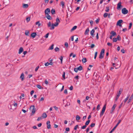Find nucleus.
<instances>
[{
	"instance_id": "1",
	"label": "nucleus",
	"mask_w": 133,
	"mask_h": 133,
	"mask_svg": "<svg viewBox=\"0 0 133 133\" xmlns=\"http://www.w3.org/2000/svg\"><path fill=\"white\" fill-rule=\"evenodd\" d=\"M105 50L104 49H103L101 50V52L100 53L99 58L100 59H102L104 57V55Z\"/></svg>"
},
{
	"instance_id": "2",
	"label": "nucleus",
	"mask_w": 133,
	"mask_h": 133,
	"mask_svg": "<svg viewBox=\"0 0 133 133\" xmlns=\"http://www.w3.org/2000/svg\"><path fill=\"white\" fill-rule=\"evenodd\" d=\"M30 109L32 114H34L35 113L36 111V109L35 108V107L34 105L31 106Z\"/></svg>"
},
{
	"instance_id": "3",
	"label": "nucleus",
	"mask_w": 133,
	"mask_h": 133,
	"mask_svg": "<svg viewBox=\"0 0 133 133\" xmlns=\"http://www.w3.org/2000/svg\"><path fill=\"white\" fill-rule=\"evenodd\" d=\"M106 104H105L104 105V106L102 108V111L100 113V116L101 117L103 115V114L105 112V110L106 109Z\"/></svg>"
},
{
	"instance_id": "4",
	"label": "nucleus",
	"mask_w": 133,
	"mask_h": 133,
	"mask_svg": "<svg viewBox=\"0 0 133 133\" xmlns=\"http://www.w3.org/2000/svg\"><path fill=\"white\" fill-rule=\"evenodd\" d=\"M48 27H50L51 26V27L50 28V29L51 30H53L54 29L55 26L54 25V23H52L51 24L50 22H49L47 24Z\"/></svg>"
},
{
	"instance_id": "5",
	"label": "nucleus",
	"mask_w": 133,
	"mask_h": 133,
	"mask_svg": "<svg viewBox=\"0 0 133 133\" xmlns=\"http://www.w3.org/2000/svg\"><path fill=\"white\" fill-rule=\"evenodd\" d=\"M56 22L55 23V24H54V25L55 26H57L59 23L60 22V20L58 17H57L56 19Z\"/></svg>"
},
{
	"instance_id": "6",
	"label": "nucleus",
	"mask_w": 133,
	"mask_h": 133,
	"mask_svg": "<svg viewBox=\"0 0 133 133\" xmlns=\"http://www.w3.org/2000/svg\"><path fill=\"white\" fill-rule=\"evenodd\" d=\"M122 12L123 14H126L128 13V11L127 10L126 8H124L122 9Z\"/></svg>"
},
{
	"instance_id": "7",
	"label": "nucleus",
	"mask_w": 133,
	"mask_h": 133,
	"mask_svg": "<svg viewBox=\"0 0 133 133\" xmlns=\"http://www.w3.org/2000/svg\"><path fill=\"white\" fill-rule=\"evenodd\" d=\"M121 120H119L118 121V122L117 124L111 130V131H110V133H111L116 129V127L118 125L119 123L121 122Z\"/></svg>"
},
{
	"instance_id": "8",
	"label": "nucleus",
	"mask_w": 133,
	"mask_h": 133,
	"mask_svg": "<svg viewBox=\"0 0 133 133\" xmlns=\"http://www.w3.org/2000/svg\"><path fill=\"white\" fill-rule=\"evenodd\" d=\"M123 22V20L122 19L119 20H118L117 23V25H118L120 27L122 26V25L121 24V23Z\"/></svg>"
},
{
	"instance_id": "9",
	"label": "nucleus",
	"mask_w": 133,
	"mask_h": 133,
	"mask_svg": "<svg viewBox=\"0 0 133 133\" xmlns=\"http://www.w3.org/2000/svg\"><path fill=\"white\" fill-rule=\"evenodd\" d=\"M82 67H78L76 68H75L74 69V71L75 72H77L78 70L80 71L82 69Z\"/></svg>"
},
{
	"instance_id": "10",
	"label": "nucleus",
	"mask_w": 133,
	"mask_h": 133,
	"mask_svg": "<svg viewBox=\"0 0 133 133\" xmlns=\"http://www.w3.org/2000/svg\"><path fill=\"white\" fill-rule=\"evenodd\" d=\"M50 12V10L49 8H47L45 11V13L46 15L49 14L48 13Z\"/></svg>"
},
{
	"instance_id": "11",
	"label": "nucleus",
	"mask_w": 133,
	"mask_h": 133,
	"mask_svg": "<svg viewBox=\"0 0 133 133\" xmlns=\"http://www.w3.org/2000/svg\"><path fill=\"white\" fill-rule=\"evenodd\" d=\"M121 2H119V3L117 4V10H119L122 7V6L121 5Z\"/></svg>"
},
{
	"instance_id": "12",
	"label": "nucleus",
	"mask_w": 133,
	"mask_h": 133,
	"mask_svg": "<svg viewBox=\"0 0 133 133\" xmlns=\"http://www.w3.org/2000/svg\"><path fill=\"white\" fill-rule=\"evenodd\" d=\"M46 125L47 126V128L48 129H49L51 128V125L49 121H48L46 122Z\"/></svg>"
},
{
	"instance_id": "13",
	"label": "nucleus",
	"mask_w": 133,
	"mask_h": 133,
	"mask_svg": "<svg viewBox=\"0 0 133 133\" xmlns=\"http://www.w3.org/2000/svg\"><path fill=\"white\" fill-rule=\"evenodd\" d=\"M20 78L21 79V80L22 81L24 80V74L23 73H22L20 76Z\"/></svg>"
},
{
	"instance_id": "14",
	"label": "nucleus",
	"mask_w": 133,
	"mask_h": 133,
	"mask_svg": "<svg viewBox=\"0 0 133 133\" xmlns=\"http://www.w3.org/2000/svg\"><path fill=\"white\" fill-rule=\"evenodd\" d=\"M36 32H33L31 34V36L32 37L34 38L36 37Z\"/></svg>"
},
{
	"instance_id": "15",
	"label": "nucleus",
	"mask_w": 133,
	"mask_h": 133,
	"mask_svg": "<svg viewBox=\"0 0 133 133\" xmlns=\"http://www.w3.org/2000/svg\"><path fill=\"white\" fill-rule=\"evenodd\" d=\"M23 51V48L22 47L20 48L19 50L18 54H21Z\"/></svg>"
},
{
	"instance_id": "16",
	"label": "nucleus",
	"mask_w": 133,
	"mask_h": 133,
	"mask_svg": "<svg viewBox=\"0 0 133 133\" xmlns=\"http://www.w3.org/2000/svg\"><path fill=\"white\" fill-rule=\"evenodd\" d=\"M28 6L29 5L27 4H23V8H27Z\"/></svg>"
},
{
	"instance_id": "17",
	"label": "nucleus",
	"mask_w": 133,
	"mask_h": 133,
	"mask_svg": "<svg viewBox=\"0 0 133 133\" xmlns=\"http://www.w3.org/2000/svg\"><path fill=\"white\" fill-rule=\"evenodd\" d=\"M89 28H88L86 30L85 33L84 34L86 35H88V33L89 32Z\"/></svg>"
},
{
	"instance_id": "18",
	"label": "nucleus",
	"mask_w": 133,
	"mask_h": 133,
	"mask_svg": "<svg viewBox=\"0 0 133 133\" xmlns=\"http://www.w3.org/2000/svg\"><path fill=\"white\" fill-rule=\"evenodd\" d=\"M95 32V30L94 29H92L90 32V34L92 36H94V33Z\"/></svg>"
},
{
	"instance_id": "19",
	"label": "nucleus",
	"mask_w": 133,
	"mask_h": 133,
	"mask_svg": "<svg viewBox=\"0 0 133 133\" xmlns=\"http://www.w3.org/2000/svg\"><path fill=\"white\" fill-rule=\"evenodd\" d=\"M46 17L47 18L48 20H51L52 19V18L49 14L46 15Z\"/></svg>"
},
{
	"instance_id": "20",
	"label": "nucleus",
	"mask_w": 133,
	"mask_h": 133,
	"mask_svg": "<svg viewBox=\"0 0 133 133\" xmlns=\"http://www.w3.org/2000/svg\"><path fill=\"white\" fill-rule=\"evenodd\" d=\"M111 34L113 36H115L116 35V33L114 31H112L111 32Z\"/></svg>"
},
{
	"instance_id": "21",
	"label": "nucleus",
	"mask_w": 133,
	"mask_h": 133,
	"mask_svg": "<svg viewBox=\"0 0 133 133\" xmlns=\"http://www.w3.org/2000/svg\"><path fill=\"white\" fill-rule=\"evenodd\" d=\"M47 115L45 113H43L42 115V117L43 118H45L47 117Z\"/></svg>"
},
{
	"instance_id": "22",
	"label": "nucleus",
	"mask_w": 133,
	"mask_h": 133,
	"mask_svg": "<svg viewBox=\"0 0 133 133\" xmlns=\"http://www.w3.org/2000/svg\"><path fill=\"white\" fill-rule=\"evenodd\" d=\"M130 96L129 95H127V97L125 99L124 101V102L125 103L127 101V100L129 98Z\"/></svg>"
},
{
	"instance_id": "23",
	"label": "nucleus",
	"mask_w": 133,
	"mask_h": 133,
	"mask_svg": "<svg viewBox=\"0 0 133 133\" xmlns=\"http://www.w3.org/2000/svg\"><path fill=\"white\" fill-rule=\"evenodd\" d=\"M29 32L28 30H26L25 31V34L27 36H29Z\"/></svg>"
},
{
	"instance_id": "24",
	"label": "nucleus",
	"mask_w": 133,
	"mask_h": 133,
	"mask_svg": "<svg viewBox=\"0 0 133 133\" xmlns=\"http://www.w3.org/2000/svg\"><path fill=\"white\" fill-rule=\"evenodd\" d=\"M35 24L36 25H38V27H39L41 25V23H40V22L39 21H37L36 22Z\"/></svg>"
},
{
	"instance_id": "25",
	"label": "nucleus",
	"mask_w": 133,
	"mask_h": 133,
	"mask_svg": "<svg viewBox=\"0 0 133 133\" xmlns=\"http://www.w3.org/2000/svg\"><path fill=\"white\" fill-rule=\"evenodd\" d=\"M116 106V104H114V105L111 108V110H112V111H114L115 110Z\"/></svg>"
},
{
	"instance_id": "26",
	"label": "nucleus",
	"mask_w": 133,
	"mask_h": 133,
	"mask_svg": "<svg viewBox=\"0 0 133 133\" xmlns=\"http://www.w3.org/2000/svg\"><path fill=\"white\" fill-rule=\"evenodd\" d=\"M77 27L76 26H74L71 29V31H72L76 29Z\"/></svg>"
},
{
	"instance_id": "27",
	"label": "nucleus",
	"mask_w": 133,
	"mask_h": 133,
	"mask_svg": "<svg viewBox=\"0 0 133 133\" xmlns=\"http://www.w3.org/2000/svg\"><path fill=\"white\" fill-rule=\"evenodd\" d=\"M80 119V117L79 115H77L76 117V119L77 121H78Z\"/></svg>"
},
{
	"instance_id": "28",
	"label": "nucleus",
	"mask_w": 133,
	"mask_h": 133,
	"mask_svg": "<svg viewBox=\"0 0 133 133\" xmlns=\"http://www.w3.org/2000/svg\"><path fill=\"white\" fill-rule=\"evenodd\" d=\"M51 13L52 14H55V10L54 9H52L51 10Z\"/></svg>"
},
{
	"instance_id": "29",
	"label": "nucleus",
	"mask_w": 133,
	"mask_h": 133,
	"mask_svg": "<svg viewBox=\"0 0 133 133\" xmlns=\"http://www.w3.org/2000/svg\"><path fill=\"white\" fill-rule=\"evenodd\" d=\"M54 46V44H52L51 45V46L49 47V49L51 50H52L53 49H54V47H53Z\"/></svg>"
},
{
	"instance_id": "30",
	"label": "nucleus",
	"mask_w": 133,
	"mask_h": 133,
	"mask_svg": "<svg viewBox=\"0 0 133 133\" xmlns=\"http://www.w3.org/2000/svg\"><path fill=\"white\" fill-rule=\"evenodd\" d=\"M117 39V40L118 41H120L121 40V38L119 35H118L116 38Z\"/></svg>"
},
{
	"instance_id": "31",
	"label": "nucleus",
	"mask_w": 133,
	"mask_h": 133,
	"mask_svg": "<svg viewBox=\"0 0 133 133\" xmlns=\"http://www.w3.org/2000/svg\"><path fill=\"white\" fill-rule=\"evenodd\" d=\"M37 87L39 89H42V87L40 85L38 84L36 85Z\"/></svg>"
},
{
	"instance_id": "32",
	"label": "nucleus",
	"mask_w": 133,
	"mask_h": 133,
	"mask_svg": "<svg viewBox=\"0 0 133 133\" xmlns=\"http://www.w3.org/2000/svg\"><path fill=\"white\" fill-rule=\"evenodd\" d=\"M109 7H107L106 8V9L105 11L107 12H109Z\"/></svg>"
},
{
	"instance_id": "33",
	"label": "nucleus",
	"mask_w": 133,
	"mask_h": 133,
	"mask_svg": "<svg viewBox=\"0 0 133 133\" xmlns=\"http://www.w3.org/2000/svg\"><path fill=\"white\" fill-rule=\"evenodd\" d=\"M90 121L89 120H88V121H86V122L85 123V125H88Z\"/></svg>"
},
{
	"instance_id": "34",
	"label": "nucleus",
	"mask_w": 133,
	"mask_h": 133,
	"mask_svg": "<svg viewBox=\"0 0 133 133\" xmlns=\"http://www.w3.org/2000/svg\"><path fill=\"white\" fill-rule=\"evenodd\" d=\"M100 109V105L99 104H98L97 106V110L98 111Z\"/></svg>"
},
{
	"instance_id": "35",
	"label": "nucleus",
	"mask_w": 133,
	"mask_h": 133,
	"mask_svg": "<svg viewBox=\"0 0 133 133\" xmlns=\"http://www.w3.org/2000/svg\"><path fill=\"white\" fill-rule=\"evenodd\" d=\"M82 61L83 62L85 63L86 62V58H83L82 59Z\"/></svg>"
},
{
	"instance_id": "36",
	"label": "nucleus",
	"mask_w": 133,
	"mask_h": 133,
	"mask_svg": "<svg viewBox=\"0 0 133 133\" xmlns=\"http://www.w3.org/2000/svg\"><path fill=\"white\" fill-rule=\"evenodd\" d=\"M117 41V39L116 38H113V41L114 42H116Z\"/></svg>"
},
{
	"instance_id": "37",
	"label": "nucleus",
	"mask_w": 133,
	"mask_h": 133,
	"mask_svg": "<svg viewBox=\"0 0 133 133\" xmlns=\"http://www.w3.org/2000/svg\"><path fill=\"white\" fill-rule=\"evenodd\" d=\"M132 24L131 23H130L129 26V29L131 28V26H132Z\"/></svg>"
},
{
	"instance_id": "38",
	"label": "nucleus",
	"mask_w": 133,
	"mask_h": 133,
	"mask_svg": "<svg viewBox=\"0 0 133 133\" xmlns=\"http://www.w3.org/2000/svg\"><path fill=\"white\" fill-rule=\"evenodd\" d=\"M97 52L96 51L95 53V56H94V59H95L97 57Z\"/></svg>"
},
{
	"instance_id": "39",
	"label": "nucleus",
	"mask_w": 133,
	"mask_h": 133,
	"mask_svg": "<svg viewBox=\"0 0 133 133\" xmlns=\"http://www.w3.org/2000/svg\"><path fill=\"white\" fill-rule=\"evenodd\" d=\"M55 50L56 51H57L59 50V49L58 47H56L55 49Z\"/></svg>"
},
{
	"instance_id": "40",
	"label": "nucleus",
	"mask_w": 133,
	"mask_h": 133,
	"mask_svg": "<svg viewBox=\"0 0 133 133\" xmlns=\"http://www.w3.org/2000/svg\"><path fill=\"white\" fill-rule=\"evenodd\" d=\"M30 20V17H28L26 18V20L27 22H28Z\"/></svg>"
},
{
	"instance_id": "41",
	"label": "nucleus",
	"mask_w": 133,
	"mask_h": 133,
	"mask_svg": "<svg viewBox=\"0 0 133 133\" xmlns=\"http://www.w3.org/2000/svg\"><path fill=\"white\" fill-rule=\"evenodd\" d=\"M65 72L64 71L63 72V74L62 75V77L63 78H64V79H65Z\"/></svg>"
},
{
	"instance_id": "42",
	"label": "nucleus",
	"mask_w": 133,
	"mask_h": 133,
	"mask_svg": "<svg viewBox=\"0 0 133 133\" xmlns=\"http://www.w3.org/2000/svg\"><path fill=\"white\" fill-rule=\"evenodd\" d=\"M107 45L109 46H112V44L109 42H108L107 43Z\"/></svg>"
},
{
	"instance_id": "43",
	"label": "nucleus",
	"mask_w": 133,
	"mask_h": 133,
	"mask_svg": "<svg viewBox=\"0 0 133 133\" xmlns=\"http://www.w3.org/2000/svg\"><path fill=\"white\" fill-rule=\"evenodd\" d=\"M44 65V63L43 64V63H41L39 65L37 66H43Z\"/></svg>"
},
{
	"instance_id": "44",
	"label": "nucleus",
	"mask_w": 133,
	"mask_h": 133,
	"mask_svg": "<svg viewBox=\"0 0 133 133\" xmlns=\"http://www.w3.org/2000/svg\"><path fill=\"white\" fill-rule=\"evenodd\" d=\"M64 45L66 47H67L68 46V43L67 42H66L65 43Z\"/></svg>"
},
{
	"instance_id": "45",
	"label": "nucleus",
	"mask_w": 133,
	"mask_h": 133,
	"mask_svg": "<svg viewBox=\"0 0 133 133\" xmlns=\"http://www.w3.org/2000/svg\"><path fill=\"white\" fill-rule=\"evenodd\" d=\"M108 15V14L107 13H105L104 14L103 16L105 18V17H107V16Z\"/></svg>"
},
{
	"instance_id": "46",
	"label": "nucleus",
	"mask_w": 133,
	"mask_h": 133,
	"mask_svg": "<svg viewBox=\"0 0 133 133\" xmlns=\"http://www.w3.org/2000/svg\"><path fill=\"white\" fill-rule=\"evenodd\" d=\"M63 59V58L62 56H61L60 58V59L61 60V63H62Z\"/></svg>"
},
{
	"instance_id": "47",
	"label": "nucleus",
	"mask_w": 133,
	"mask_h": 133,
	"mask_svg": "<svg viewBox=\"0 0 133 133\" xmlns=\"http://www.w3.org/2000/svg\"><path fill=\"white\" fill-rule=\"evenodd\" d=\"M95 46V45L94 44H91L90 47L91 48H93Z\"/></svg>"
},
{
	"instance_id": "48",
	"label": "nucleus",
	"mask_w": 133,
	"mask_h": 133,
	"mask_svg": "<svg viewBox=\"0 0 133 133\" xmlns=\"http://www.w3.org/2000/svg\"><path fill=\"white\" fill-rule=\"evenodd\" d=\"M78 125H76L74 127V129L75 130H76L78 128Z\"/></svg>"
},
{
	"instance_id": "49",
	"label": "nucleus",
	"mask_w": 133,
	"mask_h": 133,
	"mask_svg": "<svg viewBox=\"0 0 133 133\" xmlns=\"http://www.w3.org/2000/svg\"><path fill=\"white\" fill-rule=\"evenodd\" d=\"M64 2L63 1H62L61 3V4L63 6H64Z\"/></svg>"
},
{
	"instance_id": "50",
	"label": "nucleus",
	"mask_w": 133,
	"mask_h": 133,
	"mask_svg": "<svg viewBox=\"0 0 133 133\" xmlns=\"http://www.w3.org/2000/svg\"><path fill=\"white\" fill-rule=\"evenodd\" d=\"M45 84H46V85H47L48 84V81L46 79L45 80Z\"/></svg>"
},
{
	"instance_id": "51",
	"label": "nucleus",
	"mask_w": 133,
	"mask_h": 133,
	"mask_svg": "<svg viewBox=\"0 0 133 133\" xmlns=\"http://www.w3.org/2000/svg\"><path fill=\"white\" fill-rule=\"evenodd\" d=\"M42 119V117H38L37 119L38 121H39Z\"/></svg>"
},
{
	"instance_id": "52",
	"label": "nucleus",
	"mask_w": 133,
	"mask_h": 133,
	"mask_svg": "<svg viewBox=\"0 0 133 133\" xmlns=\"http://www.w3.org/2000/svg\"><path fill=\"white\" fill-rule=\"evenodd\" d=\"M95 125V124L94 123H92L90 125V126L91 127H93Z\"/></svg>"
},
{
	"instance_id": "53",
	"label": "nucleus",
	"mask_w": 133,
	"mask_h": 133,
	"mask_svg": "<svg viewBox=\"0 0 133 133\" xmlns=\"http://www.w3.org/2000/svg\"><path fill=\"white\" fill-rule=\"evenodd\" d=\"M86 116H84L83 117L82 119L83 121H84L86 119Z\"/></svg>"
},
{
	"instance_id": "54",
	"label": "nucleus",
	"mask_w": 133,
	"mask_h": 133,
	"mask_svg": "<svg viewBox=\"0 0 133 133\" xmlns=\"http://www.w3.org/2000/svg\"><path fill=\"white\" fill-rule=\"evenodd\" d=\"M44 65H45V66H48L49 65V63H48V62H47L45 63L44 64Z\"/></svg>"
},
{
	"instance_id": "55",
	"label": "nucleus",
	"mask_w": 133,
	"mask_h": 133,
	"mask_svg": "<svg viewBox=\"0 0 133 133\" xmlns=\"http://www.w3.org/2000/svg\"><path fill=\"white\" fill-rule=\"evenodd\" d=\"M70 130L69 128H67L65 129V131H69Z\"/></svg>"
},
{
	"instance_id": "56",
	"label": "nucleus",
	"mask_w": 133,
	"mask_h": 133,
	"mask_svg": "<svg viewBox=\"0 0 133 133\" xmlns=\"http://www.w3.org/2000/svg\"><path fill=\"white\" fill-rule=\"evenodd\" d=\"M86 125H84L81 127V129H84L86 127Z\"/></svg>"
},
{
	"instance_id": "57",
	"label": "nucleus",
	"mask_w": 133,
	"mask_h": 133,
	"mask_svg": "<svg viewBox=\"0 0 133 133\" xmlns=\"http://www.w3.org/2000/svg\"><path fill=\"white\" fill-rule=\"evenodd\" d=\"M15 107H17V103H15L13 104V105Z\"/></svg>"
},
{
	"instance_id": "58",
	"label": "nucleus",
	"mask_w": 133,
	"mask_h": 133,
	"mask_svg": "<svg viewBox=\"0 0 133 133\" xmlns=\"http://www.w3.org/2000/svg\"><path fill=\"white\" fill-rule=\"evenodd\" d=\"M34 90H32L30 92V95L32 96L34 93Z\"/></svg>"
},
{
	"instance_id": "59",
	"label": "nucleus",
	"mask_w": 133,
	"mask_h": 133,
	"mask_svg": "<svg viewBox=\"0 0 133 133\" xmlns=\"http://www.w3.org/2000/svg\"><path fill=\"white\" fill-rule=\"evenodd\" d=\"M49 35V33H48L45 36V38H48V37Z\"/></svg>"
},
{
	"instance_id": "60",
	"label": "nucleus",
	"mask_w": 133,
	"mask_h": 133,
	"mask_svg": "<svg viewBox=\"0 0 133 133\" xmlns=\"http://www.w3.org/2000/svg\"><path fill=\"white\" fill-rule=\"evenodd\" d=\"M99 19H97L96 21L95 22L97 24L99 22Z\"/></svg>"
},
{
	"instance_id": "61",
	"label": "nucleus",
	"mask_w": 133,
	"mask_h": 133,
	"mask_svg": "<svg viewBox=\"0 0 133 133\" xmlns=\"http://www.w3.org/2000/svg\"><path fill=\"white\" fill-rule=\"evenodd\" d=\"M54 108L56 110H57L58 109V108L56 106H55L54 107Z\"/></svg>"
},
{
	"instance_id": "62",
	"label": "nucleus",
	"mask_w": 133,
	"mask_h": 133,
	"mask_svg": "<svg viewBox=\"0 0 133 133\" xmlns=\"http://www.w3.org/2000/svg\"><path fill=\"white\" fill-rule=\"evenodd\" d=\"M119 97H118V96H116V98L115 99V101L116 102L117 101V100H118V98H119Z\"/></svg>"
},
{
	"instance_id": "63",
	"label": "nucleus",
	"mask_w": 133,
	"mask_h": 133,
	"mask_svg": "<svg viewBox=\"0 0 133 133\" xmlns=\"http://www.w3.org/2000/svg\"><path fill=\"white\" fill-rule=\"evenodd\" d=\"M90 23L91 25H92L93 24V22L92 21H91L90 22Z\"/></svg>"
},
{
	"instance_id": "64",
	"label": "nucleus",
	"mask_w": 133,
	"mask_h": 133,
	"mask_svg": "<svg viewBox=\"0 0 133 133\" xmlns=\"http://www.w3.org/2000/svg\"><path fill=\"white\" fill-rule=\"evenodd\" d=\"M121 52L123 53H124V49H122L121 50Z\"/></svg>"
}]
</instances>
